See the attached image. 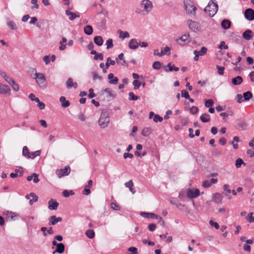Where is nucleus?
Segmentation results:
<instances>
[{"label":"nucleus","mask_w":254,"mask_h":254,"mask_svg":"<svg viewBox=\"0 0 254 254\" xmlns=\"http://www.w3.org/2000/svg\"><path fill=\"white\" fill-rule=\"evenodd\" d=\"M246 220L250 223L254 222V216H253V213L250 212L246 217Z\"/></svg>","instance_id":"nucleus-38"},{"label":"nucleus","mask_w":254,"mask_h":254,"mask_svg":"<svg viewBox=\"0 0 254 254\" xmlns=\"http://www.w3.org/2000/svg\"><path fill=\"white\" fill-rule=\"evenodd\" d=\"M187 25L189 29L194 32H197L200 31L201 30V25L197 21H195L191 19H189L187 21Z\"/></svg>","instance_id":"nucleus-7"},{"label":"nucleus","mask_w":254,"mask_h":254,"mask_svg":"<svg viewBox=\"0 0 254 254\" xmlns=\"http://www.w3.org/2000/svg\"><path fill=\"white\" fill-rule=\"evenodd\" d=\"M65 14L66 15L69 16V19L70 20H73L76 18L79 17L80 14L79 13H74L71 12L69 10H65Z\"/></svg>","instance_id":"nucleus-17"},{"label":"nucleus","mask_w":254,"mask_h":254,"mask_svg":"<svg viewBox=\"0 0 254 254\" xmlns=\"http://www.w3.org/2000/svg\"><path fill=\"white\" fill-rule=\"evenodd\" d=\"M90 188H88L87 186H85L84 189L83 190V194L85 195H88L91 193L90 190Z\"/></svg>","instance_id":"nucleus-57"},{"label":"nucleus","mask_w":254,"mask_h":254,"mask_svg":"<svg viewBox=\"0 0 254 254\" xmlns=\"http://www.w3.org/2000/svg\"><path fill=\"white\" fill-rule=\"evenodd\" d=\"M153 8V4L149 0H142L140 4V9L138 13L146 15H147Z\"/></svg>","instance_id":"nucleus-2"},{"label":"nucleus","mask_w":254,"mask_h":254,"mask_svg":"<svg viewBox=\"0 0 254 254\" xmlns=\"http://www.w3.org/2000/svg\"><path fill=\"white\" fill-rule=\"evenodd\" d=\"M216 68L218 70L217 72L219 74L223 75L224 74V71L225 69V67L224 66L216 65Z\"/></svg>","instance_id":"nucleus-48"},{"label":"nucleus","mask_w":254,"mask_h":254,"mask_svg":"<svg viewBox=\"0 0 254 254\" xmlns=\"http://www.w3.org/2000/svg\"><path fill=\"white\" fill-rule=\"evenodd\" d=\"M70 168L69 166H66L64 169H58L56 171L57 175H69Z\"/></svg>","instance_id":"nucleus-15"},{"label":"nucleus","mask_w":254,"mask_h":254,"mask_svg":"<svg viewBox=\"0 0 254 254\" xmlns=\"http://www.w3.org/2000/svg\"><path fill=\"white\" fill-rule=\"evenodd\" d=\"M209 223L211 226L214 227L216 229L219 228V225L218 223L214 222L212 220H210Z\"/></svg>","instance_id":"nucleus-52"},{"label":"nucleus","mask_w":254,"mask_h":254,"mask_svg":"<svg viewBox=\"0 0 254 254\" xmlns=\"http://www.w3.org/2000/svg\"><path fill=\"white\" fill-rule=\"evenodd\" d=\"M200 119L202 122L206 123L210 121V118L209 115L208 114L205 113L200 116Z\"/></svg>","instance_id":"nucleus-30"},{"label":"nucleus","mask_w":254,"mask_h":254,"mask_svg":"<svg viewBox=\"0 0 254 254\" xmlns=\"http://www.w3.org/2000/svg\"><path fill=\"white\" fill-rule=\"evenodd\" d=\"M222 196L219 193H216L213 195V201L216 203H221L222 202Z\"/></svg>","instance_id":"nucleus-25"},{"label":"nucleus","mask_w":254,"mask_h":254,"mask_svg":"<svg viewBox=\"0 0 254 254\" xmlns=\"http://www.w3.org/2000/svg\"><path fill=\"white\" fill-rule=\"evenodd\" d=\"M141 215L143 217H146L148 218H155L158 221L159 223L160 224L161 226L163 227L165 226V221L163 219V218L161 216L157 215L154 213L141 212Z\"/></svg>","instance_id":"nucleus-9"},{"label":"nucleus","mask_w":254,"mask_h":254,"mask_svg":"<svg viewBox=\"0 0 254 254\" xmlns=\"http://www.w3.org/2000/svg\"><path fill=\"white\" fill-rule=\"evenodd\" d=\"M0 94H8L10 95V88L6 85L2 84L0 83Z\"/></svg>","instance_id":"nucleus-13"},{"label":"nucleus","mask_w":254,"mask_h":254,"mask_svg":"<svg viewBox=\"0 0 254 254\" xmlns=\"http://www.w3.org/2000/svg\"><path fill=\"white\" fill-rule=\"evenodd\" d=\"M66 86L68 89H70L73 87L75 89L77 88V83L76 82H73V79L71 77H69L66 81Z\"/></svg>","instance_id":"nucleus-16"},{"label":"nucleus","mask_w":254,"mask_h":254,"mask_svg":"<svg viewBox=\"0 0 254 254\" xmlns=\"http://www.w3.org/2000/svg\"><path fill=\"white\" fill-rule=\"evenodd\" d=\"M252 93L250 91H247L243 94V97L245 100H249L252 98Z\"/></svg>","instance_id":"nucleus-40"},{"label":"nucleus","mask_w":254,"mask_h":254,"mask_svg":"<svg viewBox=\"0 0 254 254\" xmlns=\"http://www.w3.org/2000/svg\"><path fill=\"white\" fill-rule=\"evenodd\" d=\"M190 37V34H184L180 38H178L176 40V41L179 44L181 45L182 42H186Z\"/></svg>","instance_id":"nucleus-22"},{"label":"nucleus","mask_w":254,"mask_h":254,"mask_svg":"<svg viewBox=\"0 0 254 254\" xmlns=\"http://www.w3.org/2000/svg\"><path fill=\"white\" fill-rule=\"evenodd\" d=\"M228 48V46L225 44V43L224 41H221L219 46V48L220 49H227Z\"/></svg>","instance_id":"nucleus-59"},{"label":"nucleus","mask_w":254,"mask_h":254,"mask_svg":"<svg viewBox=\"0 0 254 254\" xmlns=\"http://www.w3.org/2000/svg\"><path fill=\"white\" fill-rule=\"evenodd\" d=\"M94 43L98 46H101L103 44V40L101 36H97L94 38Z\"/></svg>","instance_id":"nucleus-28"},{"label":"nucleus","mask_w":254,"mask_h":254,"mask_svg":"<svg viewBox=\"0 0 254 254\" xmlns=\"http://www.w3.org/2000/svg\"><path fill=\"white\" fill-rule=\"evenodd\" d=\"M64 245L63 243H59L57 246L56 250L53 252V254L55 253H58L59 254H63L64 251Z\"/></svg>","instance_id":"nucleus-23"},{"label":"nucleus","mask_w":254,"mask_h":254,"mask_svg":"<svg viewBox=\"0 0 254 254\" xmlns=\"http://www.w3.org/2000/svg\"><path fill=\"white\" fill-rule=\"evenodd\" d=\"M244 163V161L241 158H238L236 161L235 165L237 168H239Z\"/></svg>","instance_id":"nucleus-50"},{"label":"nucleus","mask_w":254,"mask_h":254,"mask_svg":"<svg viewBox=\"0 0 254 254\" xmlns=\"http://www.w3.org/2000/svg\"><path fill=\"white\" fill-rule=\"evenodd\" d=\"M198 109L196 106H192L190 110V112L193 114H195L198 112Z\"/></svg>","instance_id":"nucleus-62"},{"label":"nucleus","mask_w":254,"mask_h":254,"mask_svg":"<svg viewBox=\"0 0 254 254\" xmlns=\"http://www.w3.org/2000/svg\"><path fill=\"white\" fill-rule=\"evenodd\" d=\"M218 5L213 0H210L204 10L210 17H213L218 11Z\"/></svg>","instance_id":"nucleus-3"},{"label":"nucleus","mask_w":254,"mask_h":254,"mask_svg":"<svg viewBox=\"0 0 254 254\" xmlns=\"http://www.w3.org/2000/svg\"><path fill=\"white\" fill-rule=\"evenodd\" d=\"M41 154V151L40 150H37L35 152H30V154L29 156H28V158H31L34 159L37 156H39Z\"/></svg>","instance_id":"nucleus-31"},{"label":"nucleus","mask_w":254,"mask_h":254,"mask_svg":"<svg viewBox=\"0 0 254 254\" xmlns=\"http://www.w3.org/2000/svg\"><path fill=\"white\" fill-rule=\"evenodd\" d=\"M207 49L205 47H202L201 50L198 51V56H202L205 55L207 53Z\"/></svg>","instance_id":"nucleus-45"},{"label":"nucleus","mask_w":254,"mask_h":254,"mask_svg":"<svg viewBox=\"0 0 254 254\" xmlns=\"http://www.w3.org/2000/svg\"><path fill=\"white\" fill-rule=\"evenodd\" d=\"M186 11L188 14L195 15L196 8L191 0H185L184 1Z\"/></svg>","instance_id":"nucleus-6"},{"label":"nucleus","mask_w":254,"mask_h":254,"mask_svg":"<svg viewBox=\"0 0 254 254\" xmlns=\"http://www.w3.org/2000/svg\"><path fill=\"white\" fill-rule=\"evenodd\" d=\"M114 97L115 96L112 90L109 88H107L105 90H102L99 96L100 99L104 101H109L112 100Z\"/></svg>","instance_id":"nucleus-5"},{"label":"nucleus","mask_w":254,"mask_h":254,"mask_svg":"<svg viewBox=\"0 0 254 254\" xmlns=\"http://www.w3.org/2000/svg\"><path fill=\"white\" fill-rule=\"evenodd\" d=\"M163 121V118L159 115H155L153 118V121L154 122H161Z\"/></svg>","instance_id":"nucleus-49"},{"label":"nucleus","mask_w":254,"mask_h":254,"mask_svg":"<svg viewBox=\"0 0 254 254\" xmlns=\"http://www.w3.org/2000/svg\"><path fill=\"white\" fill-rule=\"evenodd\" d=\"M86 235L90 239H92L94 237L95 233L91 229L87 230L86 231Z\"/></svg>","instance_id":"nucleus-37"},{"label":"nucleus","mask_w":254,"mask_h":254,"mask_svg":"<svg viewBox=\"0 0 254 254\" xmlns=\"http://www.w3.org/2000/svg\"><path fill=\"white\" fill-rule=\"evenodd\" d=\"M108 78L109 80V83L113 84H117L118 82V78L117 77H114L113 73H110L108 75Z\"/></svg>","instance_id":"nucleus-19"},{"label":"nucleus","mask_w":254,"mask_h":254,"mask_svg":"<svg viewBox=\"0 0 254 254\" xmlns=\"http://www.w3.org/2000/svg\"><path fill=\"white\" fill-rule=\"evenodd\" d=\"M118 33L120 34V38L123 39L127 37V31L123 32L121 30H118Z\"/></svg>","instance_id":"nucleus-46"},{"label":"nucleus","mask_w":254,"mask_h":254,"mask_svg":"<svg viewBox=\"0 0 254 254\" xmlns=\"http://www.w3.org/2000/svg\"><path fill=\"white\" fill-rule=\"evenodd\" d=\"M124 56V54L121 53L116 59V62L122 65H124L126 64V61L123 59Z\"/></svg>","instance_id":"nucleus-27"},{"label":"nucleus","mask_w":254,"mask_h":254,"mask_svg":"<svg viewBox=\"0 0 254 254\" xmlns=\"http://www.w3.org/2000/svg\"><path fill=\"white\" fill-rule=\"evenodd\" d=\"M84 31L88 35H90L93 33V28L91 25H88L84 27Z\"/></svg>","instance_id":"nucleus-29"},{"label":"nucleus","mask_w":254,"mask_h":254,"mask_svg":"<svg viewBox=\"0 0 254 254\" xmlns=\"http://www.w3.org/2000/svg\"><path fill=\"white\" fill-rule=\"evenodd\" d=\"M59 203L55 199H51L48 202V208L50 210H57Z\"/></svg>","instance_id":"nucleus-14"},{"label":"nucleus","mask_w":254,"mask_h":254,"mask_svg":"<svg viewBox=\"0 0 254 254\" xmlns=\"http://www.w3.org/2000/svg\"><path fill=\"white\" fill-rule=\"evenodd\" d=\"M181 95L182 97H184L187 99L190 98V95L188 92L186 90H183L181 91Z\"/></svg>","instance_id":"nucleus-55"},{"label":"nucleus","mask_w":254,"mask_h":254,"mask_svg":"<svg viewBox=\"0 0 254 254\" xmlns=\"http://www.w3.org/2000/svg\"><path fill=\"white\" fill-rule=\"evenodd\" d=\"M24 173L23 168L22 167H19L15 170V173H11L9 175H17L18 173L22 174Z\"/></svg>","instance_id":"nucleus-41"},{"label":"nucleus","mask_w":254,"mask_h":254,"mask_svg":"<svg viewBox=\"0 0 254 254\" xmlns=\"http://www.w3.org/2000/svg\"><path fill=\"white\" fill-rule=\"evenodd\" d=\"M243 81V78L240 76H237V77L232 79V83L235 85H238L240 84Z\"/></svg>","instance_id":"nucleus-26"},{"label":"nucleus","mask_w":254,"mask_h":254,"mask_svg":"<svg viewBox=\"0 0 254 254\" xmlns=\"http://www.w3.org/2000/svg\"><path fill=\"white\" fill-rule=\"evenodd\" d=\"M31 2L34 6L31 7L32 9L34 8L38 9L39 8V5L38 4V0H31Z\"/></svg>","instance_id":"nucleus-56"},{"label":"nucleus","mask_w":254,"mask_h":254,"mask_svg":"<svg viewBox=\"0 0 254 254\" xmlns=\"http://www.w3.org/2000/svg\"><path fill=\"white\" fill-rule=\"evenodd\" d=\"M152 132V129L150 128H145L142 129L141 134L144 136H148Z\"/></svg>","instance_id":"nucleus-32"},{"label":"nucleus","mask_w":254,"mask_h":254,"mask_svg":"<svg viewBox=\"0 0 254 254\" xmlns=\"http://www.w3.org/2000/svg\"><path fill=\"white\" fill-rule=\"evenodd\" d=\"M167 67L169 68L168 69H165V71L168 72L169 71H172V70H175L176 71H177L179 70V67H176L174 65H172L171 63H169L167 64Z\"/></svg>","instance_id":"nucleus-33"},{"label":"nucleus","mask_w":254,"mask_h":254,"mask_svg":"<svg viewBox=\"0 0 254 254\" xmlns=\"http://www.w3.org/2000/svg\"><path fill=\"white\" fill-rule=\"evenodd\" d=\"M245 16L249 20L254 19V10L251 8H248L245 12Z\"/></svg>","instance_id":"nucleus-11"},{"label":"nucleus","mask_w":254,"mask_h":254,"mask_svg":"<svg viewBox=\"0 0 254 254\" xmlns=\"http://www.w3.org/2000/svg\"><path fill=\"white\" fill-rule=\"evenodd\" d=\"M26 198L30 200L29 203L30 205H32L34 202H36L38 200V196L34 193L31 192L26 196Z\"/></svg>","instance_id":"nucleus-12"},{"label":"nucleus","mask_w":254,"mask_h":254,"mask_svg":"<svg viewBox=\"0 0 254 254\" xmlns=\"http://www.w3.org/2000/svg\"><path fill=\"white\" fill-rule=\"evenodd\" d=\"M92 74H93V79L94 80H95L97 79H98L100 80L102 79V77L101 76L99 75L97 72H95V71L93 72Z\"/></svg>","instance_id":"nucleus-54"},{"label":"nucleus","mask_w":254,"mask_h":254,"mask_svg":"<svg viewBox=\"0 0 254 254\" xmlns=\"http://www.w3.org/2000/svg\"><path fill=\"white\" fill-rule=\"evenodd\" d=\"M221 25L224 29H228L231 25V21L228 19H224L221 21Z\"/></svg>","instance_id":"nucleus-18"},{"label":"nucleus","mask_w":254,"mask_h":254,"mask_svg":"<svg viewBox=\"0 0 254 254\" xmlns=\"http://www.w3.org/2000/svg\"><path fill=\"white\" fill-rule=\"evenodd\" d=\"M139 43H137V40L135 39H132L130 40L129 43V47L131 49L135 50L138 48Z\"/></svg>","instance_id":"nucleus-24"},{"label":"nucleus","mask_w":254,"mask_h":254,"mask_svg":"<svg viewBox=\"0 0 254 254\" xmlns=\"http://www.w3.org/2000/svg\"><path fill=\"white\" fill-rule=\"evenodd\" d=\"M60 101L61 103L62 106L63 108L68 107L70 105V103L68 100H66V98L64 96H62L60 98Z\"/></svg>","instance_id":"nucleus-21"},{"label":"nucleus","mask_w":254,"mask_h":254,"mask_svg":"<svg viewBox=\"0 0 254 254\" xmlns=\"http://www.w3.org/2000/svg\"><path fill=\"white\" fill-rule=\"evenodd\" d=\"M94 59L96 61L98 60H100L101 61L103 60V55L102 53H97L95 56H94Z\"/></svg>","instance_id":"nucleus-51"},{"label":"nucleus","mask_w":254,"mask_h":254,"mask_svg":"<svg viewBox=\"0 0 254 254\" xmlns=\"http://www.w3.org/2000/svg\"><path fill=\"white\" fill-rule=\"evenodd\" d=\"M8 26L12 30H16L17 26L16 24L12 21L8 20L7 22Z\"/></svg>","instance_id":"nucleus-35"},{"label":"nucleus","mask_w":254,"mask_h":254,"mask_svg":"<svg viewBox=\"0 0 254 254\" xmlns=\"http://www.w3.org/2000/svg\"><path fill=\"white\" fill-rule=\"evenodd\" d=\"M132 84L134 86V89L136 90L138 89L140 86V83L137 80H134Z\"/></svg>","instance_id":"nucleus-53"},{"label":"nucleus","mask_w":254,"mask_h":254,"mask_svg":"<svg viewBox=\"0 0 254 254\" xmlns=\"http://www.w3.org/2000/svg\"><path fill=\"white\" fill-rule=\"evenodd\" d=\"M96 96L95 94L94 93V90L92 88H90L89 89V94L88 97L89 98H92L95 97Z\"/></svg>","instance_id":"nucleus-58"},{"label":"nucleus","mask_w":254,"mask_h":254,"mask_svg":"<svg viewBox=\"0 0 254 254\" xmlns=\"http://www.w3.org/2000/svg\"><path fill=\"white\" fill-rule=\"evenodd\" d=\"M29 154L30 152L28 147L26 146H24L22 150L23 155L28 158V156H29Z\"/></svg>","instance_id":"nucleus-42"},{"label":"nucleus","mask_w":254,"mask_h":254,"mask_svg":"<svg viewBox=\"0 0 254 254\" xmlns=\"http://www.w3.org/2000/svg\"><path fill=\"white\" fill-rule=\"evenodd\" d=\"M202 186L204 188H209V187H210L211 185H210V182H209V181L208 180H205V181H203L202 182Z\"/></svg>","instance_id":"nucleus-61"},{"label":"nucleus","mask_w":254,"mask_h":254,"mask_svg":"<svg viewBox=\"0 0 254 254\" xmlns=\"http://www.w3.org/2000/svg\"><path fill=\"white\" fill-rule=\"evenodd\" d=\"M122 82H123V84H120L119 85V89H123L124 88L125 84L127 83V78H125L123 79Z\"/></svg>","instance_id":"nucleus-60"},{"label":"nucleus","mask_w":254,"mask_h":254,"mask_svg":"<svg viewBox=\"0 0 254 254\" xmlns=\"http://www.w3.org/2000/svg\"><path fill=\"white\" fill-rule=\"evenodd\" d=\"M253 36L252 31L250 30H247L243 33V37L247 40H251Z\"/></svg>","instance_id":"nucleus-20"},{"label":"nucleus","mask_w":254,"mask_h":254,"mask_svg":"<svg viewBox=\"0 0 254 254\" xmlns=\"http://www.w3.org/2000/svg\"><path fill=\"white\" fill-rule=\"evenodd\" d=\"M115 64V62L113 60H111L110 58H108L107 59V62L105 64L106 68L108 69L110 65H114Z\"/></svg>","instance_id":"nucleus-34"},{"label":"nucleus","mask_w":254,"mask_h":254,"mask_svg":"<svg viewBox=\"0 0 254 254\" xmlns=\"http://www.w3.org/2000/svg\"><path fill=\"white\" fill-rule=\"evenodd\" d=\"M148 229L151 232L154 231L156 229V225L154 223L149 224Z\"/></svg>","instance_id":"nucleus-64"},{"label":"nucleus","mask_w":254,"mask_h":254,"mask_svg":"<svg viewBox=\"0 0 254 254\" xmlns=\"http://www.w3.org/2000/svg\"><path fill=\"white\" fill-rule=\"evenodd\" d=\"M214 104V102L212 99L206 100L205 101V106L207 108L210 107Z\"/></svg>","instance_id":"nucleus-43"},{"label":"nucleus","mask_w":254,"mask_h":254,"mask_svg":"<svg viewBox=\"0 0 254 254\" xmlns=\"http://www.w3.org/2000/svg\"><path fill=\"white\" fill-rule=\"evenodd\" d=\"M129 95V100L136 101L138 99H140V97L138 96L135 95L133 92H129L128 94Z\"/></svg>","instance_id":"nucleus-39"},{"label":"nucleus","mask_w":254,"mask_h":254,"mask_svg":"<svg viewBox=\"0 0 254 254\" xmlns=\"http://www.w3.org/2000/svg\"><path fill=\"white\" fill-rule=\"evenodd\" d=\"M199 195L200 191L198 189L188 188L182 191L179 194V197L183 199L187 197L192 199L196 198Z\"/></svg>","instance_id":"nucleus-1"},{"label":"nucleus","mask_w":254,"mask_h":254,"mask_svg":"<svg viewBox=\"0 0 254 254\" xmlns=\"http://www.w3.org/2000/svg\"><path fill=\"white\" fill-rule=\"evenodd\" d=\"M49 225H54L59 222L62 221V218L61 217H57L55 215L50 216L49 219Z\"/></svg>","instance_id":"nucleus-10"},{"label":"nucleus","mask_w":254,"mask_h":254,"mask_svg":"<svg viewBox=\"0 0 254 254\" xmlns=\"http://www.w3.org/2000/svg\"><path fill=\"white\" fill-rule=\"evenodd\" d=\"M33 78L36 79V82L41 87L45 88L46 87L45 84L46 78L43 73L35 72Z\"/></svg>","instance_id":"nucleus-8"},{"label":"nucleus","mask_w":254,"mask_h":254,"mask_svg":"<svg viewBox=\"0 0 254 254\" xmlns=\"http://www.w3.org/2000/svg\"><path fill=\"white\" fill-rule=\"evenodd\" d=\"M106 45H107V49H109L113 47V40L112 39H109L107 42Z\"/></svg>","instance_id":"nucleus-47"},{"label":"nucleus","mask_w":254,"mask_h":254,"mask_svg":"<svg viewBox=\"0 0 254 254\" xmlns=\"http://www.w3.org/2000/svg\"><path fill=\"white\" fill-rule=\"evenodd\" d=\"M128 188L129 190L132 192V194H134L135 192V190L133 187V184L131 180L128 182Z\"/></svg>","instance_id":"nucleus-36"},{"label":"nucleus","mask_w":254,"mask_h":254,"mask_svg":"<svg viewBox=\"0 0 254 254\" xmlns=\"http://www.w3.org/2000/svg\"><path fill=\"white\" fill-rule=\"evenodd\" d=\"M11 86L12 87L13 89L15 91H18L19 89V85L17 83H16L15 81L14 83H12L11 85Z\"/></svg>","instance_id":"nucleus-63"},{"label":"nucleus","mask_w":254,"mask_h":254,"mask_svg":"<svg viewBox=\"0 0 254 254\" xmlns=\"http://www.w3.org/2000/svg\"><path fill=\"white\" fill-rule=\"evenodd\" d=\"M109 123L110 117L108 113L105 110H103L98 121L99 125L102 128H105L108 127Z\"/></svg>","instance_id":"nucleus-4"},{"label":"nucleus","mask_w":254,"mask_h":254,"mask_svg":"<svg viewBox=\"0 0 254 254\" xmlns=\"http://www.w3.org/2000/svg\"><path fill=\"white\" fill-rule=\"evenodd\" d=\"M152 66L155 69H159L161 66V63L160 62L156 61L153 64Z\"/></svg>","instance_id":"nucleus-44"}]
</instances>
